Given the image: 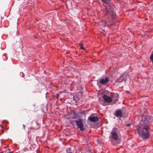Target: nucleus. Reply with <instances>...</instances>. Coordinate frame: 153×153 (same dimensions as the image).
I'll use <instances>...</instances> for the list:
<instances>
[{
  "label": "nucleus",
  "instance_id": "dca6fc26",
  "mask_svg": "<svg viewBox=\"0 0 153 153\" xmlns=\"http://www.w3.org/2000/svg\"><path fill=\"white\" fill-rule=\"evenodd\" d=\"M79 47H80V48H82V45L81 43H79Z\"/></svg>",
  "mask_w": 153,
  "mask_h": 153
},
{
  "label": "nucleus",
  "instance_id": "423d86ee",
  "mask_svg": "<svg viewBox=\"0 0 153 153\" xmlns=\"http://www.w3.org/2000/svg\"><path fill=\"white\" fill-rule=\"evenodd\" d=\"M90 121L91 122H95L98 121L99 119V118L97 117H92L91 115L88 118Z\"/></svg>",
  "mask_w": 153,
  "mask_h": 153
},
{
  "label": "nucleus",
  "instance_id": "412c9836",
  "mask_svg": "<svg viewBox=\"0 0 153 153\" xmlns=\"http://www.w3.org/2000/svg\"><path fill=\"white\" fill-rule=\"evenodd\" d=\"M23 126H24V127H25V125H23Z\"/></svg>",
  "mask_w": 153,
  "mask_h": 153
},
{
  "label": "nucleus",
  "instance_id": "9d476101",
  "mask_svg": "<svg viewBox=\"0 0 153 153\" xmlns=\"http://www.w3.org/2000/svg\"><path fill=\"white\" fill-rule=\"evenodd\" d=\"M71 148H68L66 149V151L67 153H72L71 152Z\"/></svg>",
  "mask_w": 153,
  "mask_h": 153
},
{
  "label": "nucleus",
  "instance_id": "aec40b11",
  "mask_svg": "<svg viewBox=\"0 0 153 153\" xmlns=\"http://www.w3.org/2000/svg\"><path fill=\"white\" fill-rule=\"evenodd\" d=\"M1 47H2L1 45H0V48H1Z\"/></svg>",
  "mask_w": 153,
  "mask_h": 153
},
{
  "label": "nucleus",
  "instance_id": "6e6552de",
  "mask_svg": "<svg viewBox=\"0 0 153 153\" xmlns=\"http://www.w3.org/2000/svg\"><path fill=\"white\" fill-rule=\"evenodd\" d=\"M119 98V97L118 95L117 94H116L112 98V100H113V102L115 103H116L118 100V99Z\"/></svg>",
  "mask_w": 153,
  "mask_h": 153
},
{
  "label": "nucleus",
  "instance_id": "1a4fd4ad",
  "mask_svg": "<svg viewBox=\"0 0 153 153\" xmlns=\"http://www.w3.org/2000/svg\"><path fill=\"white\" fill-rule=\"evenodd\" d=\"M126 76V75L125 74H123L120 77V79L121 80V82L123 81H125L126 79L124 78V77Z\"/></svg>",
  "mask_w": 153,
  "mask_h": 153
},
{
  "label": "nucleus",
  "instance_id": "f03ea898",
  "mask_svg": "<svg viewBox=\"0 0 153 153\" xmlns=\"http://www.w3.org/2000/svg\"><path fill=\"white\" fill-rule=\"evenodd\" d=\"M111 138L115 141L116 143H113L112 141L111 143L113 145H115L116 143H119L120 140V135L118 130L116 128H114L111 133Z\"/></svg>",
  "mask_w": 153,
  "mask_h": 153
},
{
  "label": "nucleus",
  "instance_id": "6ab92c4d",
  "mask_svg": "<svg viewBox=\"0 0 153 153\" xmlns=\"http://www.w3.org/2000/svg\"><path fill=\"white\" fill-rule=\"evenodd\" d=\"M81 49H82V50H85V48H81Z\"/></svg>",
  "mask_w": 153,
  "mask_h": 153
},
{
  "label": "nucleus",
  "instance_id": "f257e3e1",
  "mask_svg": "<svg viewBox=\"0 0 153 153\" xmlns=\"http://www.w3.org/2000/svg\"><path fill=\"white\" fill-rule=\"evenodd\" d=\"M153 120L152 117L148 115H144L140 121L139 127L137 128L139 135L144 140L148 139L149 137V124Z\"/></svg>",
  "mask_w": 153,
  "mask_h": 153
},
{
  "label": "nucleus",
  "instance_id": "f3484780",
  "mask_svg": "<svg viewBox=\"0 0 153 153\" xmlns=\"http://www.w3.org/2000/svg\"><path fill=\"white\" fill-rule=\"evenodd\" d=\"M126 126H130V124H126Z\"/></svg>",
  "mask_w": 153,
  "mask_h": 153
},
{
  "label": "nucleus",
  "instance_id": "20e7f679",
  "mask_svg": "<svg viewBox=\"0 0 153 153\" xmlns=\"http://www.w3.org/2000/svg\"><path fill=\"white\" fill-rule=\"evenodd\" d=\"M102 98L105 102L108 103H110L112 101V99L105 94L103 95Z\"/></svg>",
  "mask_w": 153,
  "mask_h": 153
},
{
  "label": "nucleus",
  "instance_id": "4468645a",
  "mask_svg": "<svg viewBox=\"0 0 153 153\" xmlns=\"http://www.w3.org/2000/svg\"><path fill=\"white\" fill-rule=\"evenodd\" d=\"M103 3H108V0H101Z\"/></svg>",
  "mask_w": 153,
  "mask_h": 153
},
{
  "label": "nucleus",
  "instance_id": "0eeeda50",
  "mask_svg": "<svg viewBox=\"0 0 153 153\" xmlns=\"http://www.w3.org/2000/svg\"><path fill=\"white\" fill-rule=\"evenodd\" d=\"M109 80V79L108 77H106L105 79L102 78L100 79V83L103 85H104L107 83Z\"/></svg>",
  "mask_w": 153,
  "mask_h": 153
},
{
  "label": "nucleus",
  "instance_id": "f8f14e48",
  "mask_svg": "<svg viewBox=\"0 0 153 153\" xmlns=\"http://www.w3.org/2000/svg\"><path fill=\"white\" fill-rule=\"evenodd\" d=\"M150 59L152 61V62L153 63V54H152L150 57Z\"/></svg>",
  "mask_w": 153,
  "mask_h": 153
},
{
  "label": "nucleus",
  "instance_id": "39448f33",
  "mask_svg": "<svg viewBox=\"0 0 153 153\" xmlns=\"http://www.w3.org/2000/svg\"><path fill=\"white\" fill-rule=\"evenodd\" d=\"M114 115L117 117H121L123 116V113L120 109L117 110L114 113Z\"/></svg>",
  "mask_w": 153,
  "mask_h": 153
},
{
  "label": "nucleus",
  "instance_id": "2eb2a0df",
  "mask_svg": "<svg viewBox=\"0 0 153 153\" xmlns=\"http://www.w3.org/2000/svg\"><path fill=\"white\" fill-rule=\"evenodd\" d=\"M59 94H57L56 96V98L58 100L59 99Z\"/></svg>",
  "mask_w": 153,
  "mask_h": 153
},
{
  "label": "nucleus",
  "instance_id": "ddd939ff",
  "mask_svg": "<svg viewBox=\"0 0 153 153\" xmlns=\"http://www.w3.org/2000/svg\"><path fill=\"white\" fill-rule=\"evenodd\" d=\"M100 103H101L102 105L104 106H105L106 105L105 104V102H104L103 101H101Z\"/></svg>",
  "mask_w": 153,
  "mask_h": 153
},
{
  "label": "nucleus",
  "instance_id": "7ed1b4c3",
  "mask_svg": "<svg viewBox=\"0 0 153 153\" xmlns=\"http://www.w3.org/2000/svg\"><path fill=\"white\" fill-rule=\"evenodd\" d=\"M77 127L79 128L81 131H83L85 130L86 126H84L83 124L82 121L80 118L75 121Z\"/></svg>",
  "mask_w": 153,
  "mask_h": 153
},
{
  "label": "nucleus",
  "instance_id": "a211bd4d",
  "mask_svg": "<svg viewBox=\"0 0 153 153\" xmlns=\"http://www.w3.org/2000/svg\"><path fill=\"white\" fill-rule=\"evenodd\" d=\"M7 153H13V152H7Z\"/></svg>",
  "mask_w": 153,
  "mask_h": 153
},
{
  "label": "nucleus",
  "instance_id": "9b49d317",
  "mask_svg": "<svg viewBox=\"0 0 153 153\" xmlns=\"http://www.w3.org/2000/svg\"><path fill=\"white\" fill-rule=\"evenodd\" d=\"M116 16V13L113 12L112 13V15L111 16V17L113 19H114L115 18Z\"/></svg>",
  "mask_w": 153,
  "mask_h": 153
}]
</instances>
